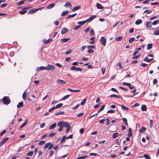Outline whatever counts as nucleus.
I'll use <instances>...</instances> for the list:
<instances>
[{
	"mask_svg": "<svg viewBox=\"0 0 159 159\" xmlns=\"http://www.w3.org/2000/svg\"><path fill=\"white\" fill-rule=\"evenodd\" d=\"M66 122H60L58 124V126L59 127L58 130L59 131H61L62 130L63 127H65L66 126Z\"/></svg>",
	"mask_w": 159,
	"mask_h": 159,
	"instance_id": "obj_1",
	"label": "nucleus"
},
{
	"mask_svg": "<svg viewBox=\"0 0 159 159\" xmlns=\"http://www.w3.org/2000/svg\"><path fill=\"white\" fill-rule=\"evenodd\" d=\"M3 103L6 105H8L10 102L11 101L8 97H4L2 99Z\"/></svg>",
	"mask_w": 159,
	"mask_h": 159,
	"instance_id": "obj_2",
	"label": "nucleus"
},
{
	"mask_svg": "<svg viewBox=\"0 0 159 159\" xmlns=\"http://www.w3.org/2000/svg\"><path fill=\"white\" fill-rule=\"evenodd\" d=\"M100 42L104 46H105L106 43V40L104 37H102L100 39Z\"/></svg>",
	"mask_w": 159,
	"mask_h": 159,
	"instance_id": "obj_3",
	"label": "nucleus"
},
{
	"mask_svg": "<svg viewBox=\"0 0 159 159\" xmlns=\"http://www.w3.org/2000/svg\"><path fill=\"white\" fill-rule=\"evenodd\" d=\"M54 69V66L52 65L48 64L46 66V70H50L51 71H53Z\"/></svg>",
	"mask_w": 159,
	"mask_h": 159,
	"instance_id": "obj_4",
	"label": "nucleus"
},
{
	"mask_svg": "<svg viewBox=\"0 0 159 159\" xmlns=\"http://www.w3.org/2000/svg\"><path fill=\"white\" fill-rule=\"evenodd\" d=\"M9 138L7 137L2 139L0 142V146H2L4 144L8 139Z\"/></svg>",
	"mask_w": 159,
	"mask_h": 159,
	"instance_id": "obj_5",
	"label": "nucleus"
},
{
	"mask_svg": "<svg viewBox=\"0 0 159 159\" xmlns=\"http://www.w3.org/2000/svg\"><path fill=\"white\" fill-rule=\"evenodd\" d=\"M57 82L58 84L60 85H62L66 83V82L65 81L61 80H57Z\"/></svg>",
	"mask_w": 159,
	"mask_h": 159,
	"instance_id": "obj_6",
	"label": "nucleus"
},
{
	"mask_svg": "<svg viewBox=\"0 0 159 159\" xmlns=\"http://www.w3.org/2000/svg\"><path fill=\"white\" fill-rule=\"evenodd\" d=\"M96 15H93L90 17L89 19L86 20L87 22H89L93 20L96 18Z\"/></svg>",
	"mask_w": 159,
	"mask_h": 159,
	"instance_id": "obj_7",
	"label": "nucleus"
},
{
	"mask_svg": "<svg viewBox=\"0 0 159 159\" xmlns=\"http://www.w3.org/2000/svg\"><path fill=\"white\" fill-rule=\"evenodd\" d=\"M38 11V9H37L36 8L31 9L28 12V14H31L33 13L36 12L37 11Z\"/></svg>",
	"mask_w": 159,
	"mask_h": 159,
	"instance_id": "obj_8",
	"label": "nucleus"
},
{
	"mask_svg": "<svg viewBox=\"0 0 159 159\" xmlns=\"http://www.w3.org/2000/svg\"><path fill=\"white\" fill-rule=\"evenodd\" d=\"M66 126H65V127H66V133H68L69 131L70 130V126L69 125V124L66 122Z\"/></svg>",
	"mask_w": 159,
	"mask_h": 159,
	"instance_id": "obj_9",
	"label": "nucleus"
},
{
	"mask_svg": "<svg viewBox=\"0 0 159 159\" xmlns=\"http://www.w3.org/2000/svg\"><path fill=\"white\" fill-rule=\"evenodd\" d=\"M64 6L67 8L69 7V8H71L72 7V5L69 2H67Z\"/></svg>",
	"mask_w": 159,
	"mask_h": 159,
	"instance_id": "obj_10",
	"label": "nucleus"
},
{
	"mask_svg": "<svg viewBox=\"0 0 159 159\" xmlns=\"http://www.w3.org/2000/svg\"><path fill=\"white\" fill-rule=\"evenodd\" d=\"M57 125V124L56 123H54L51 125L49 126V129L50 130H52L55 128Z\"/></svg>",
	"mask_w": 159,
	"mask_h": 159,
	"instance_id": "obj_11",
	"label": "nucleus"
},
{
	"mask_svg": "<svg viewBox=\"0 0 159 159\" xmlns=\"http://www.w3.org/2000/svg\"><path fill=\"white\" fill-rule=\"evenodd\" d=\"M68 31V30L66 28H63L61 30V34H65Z\"/></svg>",
	"mask_w": 159,
	"mask_h": 159,
	"instance_id": "obj_12",
	"label": "nucleus"
},
{
	"mask_svg": "<svg viewBox=\"0 0 159 159\" xmlns=\"http://www.w3.org/2000/svg\"><path fill=\"white\" fill-rule=\"evenodd\" d=\"M28 122V120H26V121L23 123L19 127V129H21L23 127H24V126H25L27 124Z\"/></svg>",
	"mask_w": 159,
	"mask_h": 159,
	"instance_id": "obj_13",
	"label": "nucleus"
},
{
	"mask_svg": "<svg viewBox=\"0 0 159 159\" xmlns=\"http://www.w3.org/2000/svg\"><path fill=\"white\" fill-rule=\"evenodd\" d=\"M66 138V136L65 135L64 136L61 140V141L60 142V143L63 144V143H64L65 141Z\"/></svg>",
	"mask_w": 159,
	"mask_h": 159,
	"instance_id": "obj_14",
	"label": "nucleus"
},
{
	"mask_svg": "<svg viewBox=\"0 0 159 159\" xmlns=\"http://www.w3.org/2000/svg\"><path fill=\"white\" fill-rule=\"evenodd\" d=\"M55 6V4L54 3H52L47 7V8L48 9H50L53 7Z\"/></svg>",
	"mask_w": 159,
	"mask_h": 159,
	"instance_id": "obj_15",
	"label": "nucleus"
},
{
	"mask_svg": "<svg viewBox=\"0 0 159 159\" xmlns=\"http://www.w3.org/2000/svg\"><path fill=\"white\" fill-rule=\"evenodd\" d=\"M96 6L98 9H102L103 8V7L102 6L101 4L99 3H97Z\"/></svg>",
	"mask_w": 159,
	"mask_h": 159,
	"instance_id": "obj_16",
	"label": "nucleus"
},
{
	"mask_svg": "<svg viewBox=\"0 0 159 159\" xmlns=\"http://www.w3.org/2000/svg\"><path fill=\"white\" fill-rule=\"evenodd\" d=\"M77 15V13H75L73 14H72V15H69L68 16H67L66 18H67V19H69L70 18H72V17H74L76 15Z\"/></svg>",
	"mask_w": 159,
	"mask_h": 159,
	"instance_id": "obj_17",
	"label": "nucleus"
},
{
	"mask_svg": "<svg viewBox=\"0 0 159 159\" xmlns=\"http://www.w3.org/2000/svg\"><path fill=\"white\" fill-rule=\"evenodd\" d=\"M153 60V58H151V59H148V57H145L144 59V60L145 61H146L147 62H150L152 61Z\"/></svg>",
	"mask_w": 159,
	"mask_h": 159,
	"instance_id": "obj_18",
	"label": "nucleus"
},
{
	"mask_svg": "<svg viewBox=\"0 0 159 159\" xmlns=\"http://www.w3.org/2000/svg\"><path fill=\"white\" fill-rule=\"evenodd\" d=\"M70 38H64L61 39V42L64 43L65 42H67L68 40H70Z\"/></svg>",
	"mask_w": 159,
	"mask_h": 159,
	"instance_id": "obj_19",
	"label": "nucleus"
},
{
	"mask_svg": "<svg viewBox=\"0 0 159 159\" xmlns=\"http://www.w3.org/2000/svg\"><path fill=\"white\" fill-rule=\"evenodd\" d=\"M142 23V20L141 19H138L135 22V24L137 25H139Z\"/></svg>",
	"mask_w": 159,
	"mask_h": 159,
	"instance_id": "obj_20",
	"label": "nucleus"
},
{
	"mask_svg": "<svg viewBox=\"0 0 159 159\" xmlns=\"http://www.w3.org/2000/svg\"><path fill=\"white\" fill-rule=\"evenodd\" d=\"M64 112H62L61 111H59L58 112H56V113L55 114V115L56 116L58 115H63L64 114Z\"/></svg>",
	"mask_w": 159,
	"mask_h": 159,
	"instance_id": "obj_21",
	"label": "nucleus"
},
{
	"mask_svg": "<svg viewBox=\"0 0 159 159\" xmlns=\"http://www.w3.org/2000/svg\"><path fill=\"white\" fill-rule=\"evenodd\" d=\"M146 129V128L144 127H142L139 130V132L140 133H143L144 132Z\"/></svg>",
	"mask_w": 159,
	"mask_h": 159,
	"instance_id": "obj_22",
	"label": "nucleus"
},
{
	"mask_svg": "<svg viewBox=\"0 0 159 159\" xmlns=\"http://www.w3.org/2000/svg\"><path fill=\"white\" fill-rule=\"evenodd\" d=\"M152 23L150 21H149L146 23V25L147 27H151L152 26Z\"/></svg>",
	"mask_w": 159,
	"mask_h": 159,
	"instance_id": "obj_23",
	"label": "nucleus"
},
{
	"mask_svg": "<svg viewBox=\"0 0 159 159\" xmlns=\"http://www.w3.org/2000/svg\"><path fill=\"white\" fill-rule=\"evenodd\" d=\"M24 106L23 103L22 102H19L17 105V108H20Z\"/></svg>",
	"mask_w": 159,
	"mask_h": 159,
	"instance_id": "obj_24",
	"label": "nucleus"
},
{
	"mask_svg": "<svg viewBox=\"0 0 159 159\" xmlns=\"http://www.w3.org/2000/svg\"><path fill=\"white\" fill-rule=\"evenodd\" d=\"M68 11H63L61 14V15L63 16H65L68 13Z\"/></svg>",
	"mask_w": 159,
	"mask_h": 159,
	"instance_id": "obj_25",
	"label": "nucleus"
},
{
	"mask_svg": "<svg viewBox=\"0 0 159 159\" xmlns=\"http://www.w3.org/2000/svg\"><path fill=\"white\" fill-rule=\"evenodd\" d=\"M70 95L69 94H68L65 96L63 98H62L61 100H60L61 101V100H65V99L68 98L70 96Z\"/></svg>",
	"mask_w": 159,
	"mask_h": 159,
	"instance_id": "obj_26",
	"label": "nucleus"
},
{
	"mask_svg": "<svg viewBox=\"0 0 159 159\" xmlns=\"http://www.w3.org/2000/svg\"><path fill=\"white\" fill-rule=\"evenodd\" d=\"M63 105V104L62 103H60L57 105L56 107H55L56 108V109H57L59 108H61Z\"/></svg>",
	"mask_w": 159,
	"mask_h": 159,
	"instance_id": "obj_27",
	"label": "nucleus"
},
{
	"mask_svg": "<svg viewBox=\"0 0 159 159\" xmlns=\"http://www.w3.org/2000/svg\"><path fill=\"white\" fill-rule=\"evenodd\" d=\"M27 94H26V91H25L24 93H23L22 97L23 99L25 100V98L27 96Z\"/></svg>",
	"mask_w": 159,
	"mask_h": 159,
	"instance_id": "obj_28",
	"label": "nucleus"
},
{
	"mask_svg": "<svg viewBox=\"0 0 159 159\" xmlns=\"http://www.w3.org/2000/svg\"><path fill=\"white\" fill-rule=\"evenodd\" d=\"M152 44L149 43L147 45V49L148 50H150L152 48Z\"/></svg>",
	"mask_w": 159,
	"mask_h": 159,
	"instance_id": "obj_29",
	"label": "nucleus"
},
{
	"mask_svg": "<svg viewBox=\"0 0 159 159\" xmlns=\"http://www.w3.org/2000/svg\"><path fill=\"white\" fill-rule=\"evenodd\" d=\"M80 8V6H77L75 7L72 10V11H74L76 10H78Z\"/></svg>",
	"mask_w": 159,
	"mask_h": 159,
	"instance_id": "obj_30",
	"label": "nucleus"
},
{
	"mask_svg": "<svg viewBox=\"0 0 159 159\" xmlns=\"http://www.w3.org/2000/svg\"><path fill=\"white\" fill-rule=\"evenodd\" d=\"M25 1H24V0L20 1L17 3V5L18 6H20L22 5L24 2Z\"/></svg>",
	"mask_w": 159,
	"mask_h": 159,
	"instance_id": "obj_31",
	"label": "nucleus"
},
{
	"mask_svg": "<svg viewBox=\"0 0 159 159\" xmlns=\"http://www.w3.org/2000/svg\"><path fill=\"white\" fill-rule=\"evenodd\" d=\"M141 110L144 111H145L147 110V107L145 105H143L141 107Z\"/></svg>",
	"mask_w": 159,
	"mask_h": 159,
	"instance_id": "obj_32",
	"label": "nucleus"
},
{
	"mask_svg": "<svg viewBox=\"0 0 159 159\" xmlns=\"http://www.w3.org/2000/svg\"><path fill=\"white\" fill-rule=\"evenodd\" d=\"M86 20L82 21H80L79 22L77 23V24H80V25H84L85 23H86Z\"/></svg>",
	"mask_w": 159,
	"mask_h": 159,
	"instance_id": "obj_33",
	"label": "nucleus"
},
{
	"mask_svg": "<svg viewBox=\"0 0 159 159\" xmlns=\"http://www.w3.org/2000/svg\"><path fill=\"white\" fill-rule=\"evenodd\" d=\"M24 9H23V10L22 11H20L19 12V13L21 15L24 14H25L27 11V10H24Z\"/></svg>",
	"mask_w": 159,
	"mask_h": 159,
	"instance_id": "obj_34",
	"label": "nucleus"
},
{
	"mask_svg": "<svg viewBox=\"0 0 159 159\" xmlns=\"http://www.w3.org/2000/svg\"><path fill=\"white\" fill-rule=\"evenodd\" d=\"M50 144V143H46L44 147V148L45 149H47L48 148V147L49 145Z\"/></svg>",
	"mask_w": 159,
	"mask_h": 159,
	"instance_id": "obj_35",
	"label": "nucleus"
},
{
	"mask_svg": "<svg viewBox=\"0 0 159 159\" xmlns=\"http://www.w3.org/2000/svg\"><path fill=\"white\" fill-rule=\"evenodd\" d=\"M114 97H116L117 98H120V96H118L115 94H112L110 96L109 98H113Z\"/></svg>",
	"mask_w": 159,
	"mask_h": 159,
	"instance_id": "obj_36",
	"label": "nucleus"
},
{
	"mask_svg": "<svg viewBox=\"0 0 159 159\" xmlns=\"http://www.w3.org/2000/svg\"><path fill=\"white\" fill-rule=\"evenodd\" d=\"M159 23V20H155L154 21L153 23H152V24L153 25H155L157 24H158Z\"/></svg>",
	"mask_w": 159,
	"mask_h": 159,
	"instance_id": "obj_37",
	"label": "nucleus"
},
{
	"mask_svg": "<svg viewBox=\"0 0 159 159\" xmlns=\"http://www.w3.org/2000/svg\"><path fill=\"white\" fill-rule=\"evenodd\" d=\"M121 108L123 110H129V108L125 107L124 105H122L121 106Z\"/></svg>",
	"mask_w": 159,
	"mask_h": 159,
	"instance_id": "obj_38",
	"label": "nucleus"
},
{
	"mask_svg": "<svg viewBox=\"0 0 159 159\" xmlns=\"http://www.w3.org/2000/svg\"><path fill=\"white\" fill-rule=\"evenodd\" d=\"M143 157L146 158V159H151L150 156L148 154H144L143 155Z\"/></svg>",
	"mask_w": 159,
	"mask_h": 159,
	"instance_id": "obj_39",
	"label": "nucleus"
},
{
	"mask_svg": "<svg viewBox=\"0 0 159 159\" xmlns=\"http://www.w3.org/2000/svg\"><path fill=\"white\" fill-rule=\"evenodd\" d=\"M88 157L87 155H85L83 156H81L79 157L77 159H84L85 158H87Z\"/></svg>",
	"mask_w": 159,
	"mask_h": 159,
	"instance_id": "obj_40",
	"label": "nucleus"
},
{
	"mask_svg": "<svg viewBox=\"0 0 159 159\" xmlns=\"http://www.w3.org/2000/svg\"><path fill=\"white\" fill-rule=\"evenodd\" d=\"M52 41V39H49L45 41L44 42V44H47L48 43H49L50 41Z\"/></svg>",
	"mask_w": 159,
	"mask_h": 159,
	"instance_id": "obj_41",
	"label": "nucleus"
},
{
	"mask_svg": "<svg viewBox=\"0 0 159 159\" xmlns=\"http://www.w3.org/2000/svg\"><path fill=\"white\" fill-rule=\"evenodd\" d=\"M118 133H116L113 134L112 138L114 139L117 137L118 136Z\"/></svg>",
	"mask_w": 159,
	"mask_h": 159,
	"instance_id": "obj_42",
	"label": "nucleus"
},
{
	"mask_svg": "<svg viewBox=\"0 0 159 159\" xmlns=\"http://www.w3.org/2000/svg\"><path fill=\"white\" fill-rule=\"evenodd\" d=\"M54 146V144L50 143V144L49 145L48 147V149L49 150H50Z\"/></svg>",
	"mask_w": 159,
	"mask_h": 159,
	"instance_id": "obj_43",
	"label": "nucleus"
},
{
	"mask_svg": "<svg viewBox=\"0 0 159 159\" xmlns=\"http://www.w3.org/2000/svg\"><path fill=\"white\" fill-rule=\"evenodd\" d=\"M45 143V142L44 141H40L39 143V146H42Z\"/></svg>",
	"mask_w": 159,
	"mask_h": 159,
	"instance_id": "obj_44",
	"label": "nucleus"
},
{
	"mask_svg": "<svg viewBox=\"0 0 159 159\" xmlns=\"http://www.w3.org/2000/svg\"><path fill=\"white\" fill-rule=\"evenodd\" d=\"M132 134H131V129L130 128H129V131L128 132V136L129 137H130L132 136Z\"/></svg>",
	"mask_w": 159,
	"mask_h": 159,
	"instance_id": "obj_45",
	"label": "nucleus"
},
{
	"mask_svg": "<svg viewBox=\"0 0 159 159\" xmlns=\"http://www.w3.org/2000/svg\"><path fill=\"white\" fill-rule=\"evenodd\" d=\"M105 106L103 105L98 111V112L99 113L100 111H102L105 107Z\"/></svg>",
	"mask_w": 159,
	"mask_h": 159,
	"instance_id": "obj_46",
	"label": "nucleus"
},
{
	"mask_svg": "<svg viewBox=\"0 0 159 159\" xmlns=\"http://www.w3.org/2000/svg\"><path fill=\"white\" fill-rule=\"evenodd\" d=\"M122 36H119L118 37H117L116 38V41H119L121 40L122 39Z\"/></svg>",
	"mask_w": 159,
	"mask_h": 159,
	"instance_id": "obj_47",
	"label": "nucleus"
},
{
	"mask_svg": "<svg viewBox=\"0 0 159 159\" xmlns=\"http://www.w3.org/2000/svg\"><path fill=\"white\" fill-rule=\"evenodd\" d=\"M123 120L125 122V124L127 126L128 125V124L127 122V120L126 118H123Z\"/></svg>",
	"mask_w": 159,
	"mask_h": 159,
	"instance_id": "obj_48",
	"label": "nucleus"
},
{
	"mask_svg": "<svg viewBox=\"0 0 159 159\" xmlns=\"http://www.w3.org/2000/svg\"><path fill=\"white\" fill-rule=\"evenodd\" d=\"M56 134L54 132H52L51 133L49 134L48 135V136L49 137H52L54 135H55Z\"/></svg>",
	"mask_w": 159,
	"mask_h": 159,
	"instance_id": "obj_49",
	"label": "nucleus"
},
{
	"mask_svg": "<svg viewBox=\"0 0 159 159\" xmlns=\"http://www.w3.org/2000/svg\"><path fill=\"white\" fill-rule=\"evenodd\" d=\"M46 125L45 123H43L40 124V127L41 128H43Z\"/></svg>",
	"mask_w": 159,
	"mask_h": 159,
	"instance_id": "obj_50",
	"label": "nucleus"
},
{
	"mask_svg": "<svg viewBox=\"0 0 159 159\" xmlns=\"http://www.w3.org/2000/svg\"><path fill=\"white\" fill-rule=\"evenodd\" d=\"M154 34L156 35H159V30H155L154 33Z\"/></svg>",
	"mask_w": 159,
	"mask_h": 159,
	"instance_id": "obj_51",
	"label": "nucleus"
},
{
	"mask_svg": "<svg viewBox=\"0 0 159 159\" xmlns=\"http://www.w3.org/2000/svg\"><path fill=\"white\" fill-rule=\"evenodd\" d=\"M135 40V38H131L129 40V43H131L134 41Z\"/></svg>",
	"mask_w": 159,
	"mask_h": 159,
	"instance_id": "obj_52",
	"label": "nucleus"
},
{
	"mask_svg": "<svg viewBox=\"0 0 159 159\" xmlns=\"http://www.w3.org/2000/svg\"><path fill=\"white\" fill-rule=\"evenodd\" d=\"M39 69L41 70H46V66H41L39 67Z\"/></svg>",
	"mask_w": 159,
	"mask_h": 159,
	"instance_id": "obj_53",
	"label": "nucleus"
},
{
	"mask_svg": "<svg viewBox=\"0 0 159 159\" xmlns=\"http://www.w3.org/2000/svg\"><path fill=\"white\" fill-rule=\"evenodd\" d=\"M33 154V151H31L27 153V155L28 156H31Z\"/></svg>",
	"mask_w": 159,
	"mask_h": 159,
	"instance_id": "obj_54",
	"label": "nucleus"
},
{
	"mask_svg": "<svg viewBox=\"0 0 159 159\" xmlns=\"http://www.w3.org/2000/svg\"><path fill=\"white\" fill-rule=\"evenodd\" d=\"M86 98L84 99L83 100L82 102H81V103H80L81 105H84L85 103V102H86Z\"/></svg>",
	"mask_w": 159,
	"mask_h": 159,
	"instance_id": "obj_55",
	"label": "nucleus"
},
{
	"mask_svg": "<svg viewBox=\"0 0 159 159\" xmlns=\"http://www.w3.org/2000/svg\"><path fill=\"white\" fill-rule=\"evenodd\" d=\"M86 48V46H83L80 48V51L81 52L83 51Z\"/></svg>",
	"mask_w": 159,
	"mask_h": 159,
	"instance_id": "obj_56",
	"label": "nucleus"
},
{
	"mask_svg": "<svg viewBox=\"0 0 159 159\" xmlns=\"http://www.w3.org/2000/svg\"><path fill=\"white\" fill-rule=\"evenodd\" d=\"M117 66H119V67L121 69H123V67L121 65V63L120 62H119L117 63Z\"/></svg>",
	"mask_w": 159,
	"mask_h": 159,
	"instance_id": "obj_57",
	"label": "nucleus"
},
{
	"mask_svg": "<svg viewBox=\"0 0 159 159\" xmlns=\"http://www.w3.org/2000/svg\"><path fill=\"white\" fill-rule=\"evenodd\" d=\"M153 121L152 120H150V128L152 127L153 125Z\"/></svg>",
	"mask_w": 159,
	"mask_h": 159,
	"instance_id": "obj_58",
	"label": "nucleus"
},
{
	"mask_svg": "<svg viewBox=\"0 0 159 159\" xmlns=\"http://www.w3.org/2000/svg\"><path fill=\"white\" fill-rule=\"evenodd\" d=\"M87 47L88 48L93 49L95 48V46L93 45H89Z\"/></svg>",
	"mask_w": 159,
	"mask_h": 159,
	"instance_id": "obj_59",
	"label": "nucleus"
},
{
	"mask_svg": "<svg viewBox=\"0 0 159 159\" xmlns=\"http://www.w3.org/2000/svg\"><path fill=\"white\" fill-rule=\"evenodd\" d=\"M55 109V107H53L49 110L48 112H50Z\"/></svg>",
	"mask_w": 159,
	"mask_h": 159,
	"instance_id": "obj_60",
	"label": "nucleus"
},
{
	"mask_svg": "<svg viewBox=\"0 0 159 159\" xmlns=\"http://www.w3.org/2000/svg\"><path fill=\"white\" fill-rule=\"evenodd\" d=\"M6 132V130H4L2 131L0 134V136H1L3 134L5 133Z\"/></svg>",
	"mask_w": 159,
	"mask_h": 159,
	"instance_id": "obj_61",
	"label": "nucleus"
},
{
	"mask_svg": "<svg viewBox=\"0 0 159 159\" xmlns=\"http://www.w3.org/2000/svg\"><path fill=\"white\" fill-rule=\"evenodd\" d=\"M139 57V55H137V56H133V57H132V59H137Z\"/></svg>",
	"mask_w": 159,
	"mask_h": 159,
	"instance_id": "obj_62",
	"label": "nucleus"
},
{
	"mask_svg": "<svg viewBox=\"0 0 159 159\" xmlns=\"http://www.w3.org/2000/svg\"><path fill=\"white\" fill-rule=\"evenodd\" d=\"M102 75H104L105 71V68L104 67H102Z\"/></svg>",
	"mask_w": 159,
	"mask_h": 159,
	"instance_id": "obj_63",
	"label": "nucleus"
},
{
	"mask_svg": "<svg viewBox=\"0 0 159 159\" xmlns=\"http://www.w3.org/2000/svg\"><path fill=\"white\" fill-rule=\"evenodd\" d=\"M72 52L71 50H70L68 51H66L65 52V54L66 55H67L70 53Z\"/></svg>",
	"mask_w": 159,
	"mask_h": 159,
	"instance_id": "obj_64",
	"label": "nucleus"
}]
</instances>
